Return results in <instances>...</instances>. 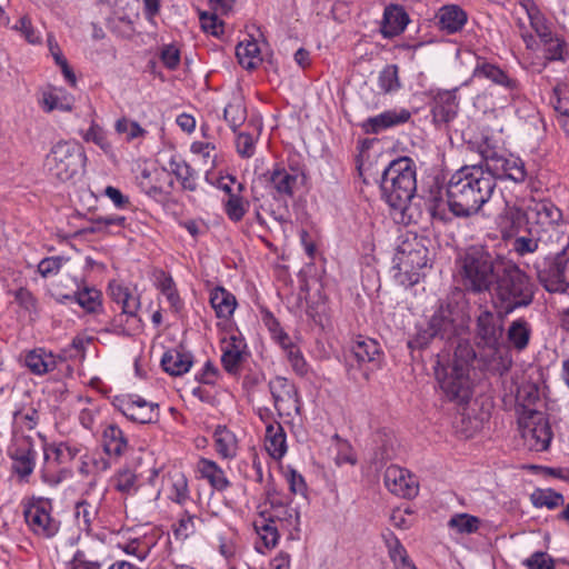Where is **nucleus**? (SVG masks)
Listing matches in <instances>:
<instances>
[{"label":"nucleus","mask_w":569,"mask_h":569,"mask_svg":"<svg viewBox=\"0 0 569 569\" xmlns=\"http://www.w3.org/2000/svg\"><path fill=\"white\" fill-rule=\"evenodd\" d=\"M482 166L485 170L492 174L496 182L497 179H509L516 183H521L527 178L525 162L518 157L492 154L486 157Z\"/></svg>","instance_id":"nucleus-13"},{"label":"nucleus","mask_w":569,"mask_h":569,"mask_svg":"<svg viewBox=\"0 0 569 569\" xmlns=\"http://www.w3.org/2000/svg\"><path fill=\"white\" fill-rule=\"evenodd\" d=\"M537 278L549 292L565 293L569 289V251H557L546 256L536 264Z\"/></svg>","instance_id":"nucleus-10"},{"label":"nucleus","mask_w":569,"mask_h":569,"mask_svg":"<svg viewBox=\"0 0 569 569\" xmlns=\"http://www.w3.org/2000/svg\"><path fill=\"white\" fill-rule=\"evenodd\" d=\"M243 190L244 186L238 182V193L230 194L223 202L224 212L233 222L240 221L249 208V202L241 196Z\"/></svg>","instance_id":"nucleus-41"},{"label":"nucleus","mask_w":569,"mask_h":569,"mask_svg":"<svg viewBox=\"0 0 569 569\" xmlns=\"http://www.w3.org/2000/svg\"><path fill=\"white\" fill-rule=\"evenodd\" d=\"M118 409L131 421L150 423L157 419L156 409L158 405L149 402L139 396H129L120 399Z\"/></svg>","instance_id":"nucleus-17"},{"label":"nucleus","mask_w":569,"mask_h":569,"mask_svg":"<svg viewBox=\"0 0 569 569\" xmlns=\"http://www.w3.org/2000/svg\"><path fill=\"white\" fill-rule=\"evenodd\" d=\"M199 470L203 478L208 479L210 485L221 491L229 486V481L223 470L218 465L208 459H201L199 462Z\"/></svg>","instance_id":"nucleus-43"},{"label":"nucleus","mask_w":569,"mask_h":569,"mask_svg":"<svg viewBox=\"0 0 569 569\" xmlns=\"http://www.w3.org/2000/svg\"><path fill=\"white\" fill-rule=\"evenodd\" d=\"M507 257L486 246L472 244L460 251L455 267L459 283L471 295L487 293Z\"/></svg>","instance_id":"nucleus-5"},{"label":"nucleus","mask_w":569,"mask_h":569,"mask_svg":"<svg viewBox=\"0 0 569 569\" xmlns=\"http://www.w3.org/2000/svg\"><path fill=\"white\" fill-rule=\"evenodd\" d=\"M136 482H137V477L129 469L120 470L113 479L114 488L118 491L123 492V493H129V492L136 490V488H137Z\"/></svg>","instance_id":"nucleus-56"},{"label":"nucleus","mask_w":569,"mask_h":569,"mask_svg":"<svg viewBox=\"0 0 569 569\" xmlns=\"http://www.w3.org/2000/svg\"><path fill=\"white\" fill-rule=\"evenodd\" d=\"M76 519L78 525L84 529L89 530L93 518L97 515V508L87 502L86 500L79 501L76 505Z\"/></svg>","instance_id":"nucleus-51"},{"label":"nucleus","mask_w":569,"mask_h":569,"mask_svg":"<svg viewBox=\"0 0 569 569\" xmlns=\"http://www.w3.org/2000/svg\"><path fill=\"white\" fill-rule=\"evenodd\" d=\"M439 341L453 346L467 330L466 316L462 309L452 301L441 303L429 321Z\"/></svg>","instance_id":"nucleus-9"},{"label":"nucleus","mask_w":569,"mask_h":569,"mask_svg":"<svg viewBox=\"0 0 569 569\" xmlns=\"http://www.w3.org/2000/svg\"><path fill=\"white\" fill-rule=\"evenodd\" d=\"M114 129L120 134L126 133L127 141H132L136 138L144 137V134L147 133V131L143 128H141L139 123L130 121L124 117L117 120Z\"/></svg>","instance_id":"nucleus-52"},{"label":"nucleus","mask_w":569,"mask_h":569,"mask_svg":"<svg viewBox=\"0 0 569 569\" xmlns=\"http://www.w3.org/2000/svg\"><path fill=\"white\" fill-rule=\"evenodd\" d=\"M457 88L452 90H439L433 96L431 113L436 124H447L457 116Z\"/></svg>","instance_id":"nucleus-20"},{"label":"nucleus","mask_w":569,"mask_h":569,"mask_svg":"<svg viewBox=\"0 0 569 569\" xmlns=\"http://www.w3.org/2000/svg\"><path fill=\"white\" fill-rule=\"evenodd\" d=\"M555 111L561 116H569V89L565 86H556L550 98Z\"/></svg>","instance_id":"nucleus-50"},{"label":"nucleus","mask_w":569,"mask_h":569,"mask_svg":"<svg viewBox=\"0 0 569 569\" xmlns=\"http://www.w3.org/2000/svg\"><path fill=\"white\" fill-rule=\"evenodd\" d=\"M102 445L106 453L120 457L128 448L123 431L117 425H108L102 432Z\"/></svg>","instance_id":"nucleus-33"},{"label":"nucleus","mask_w":569,"mask_h":569,"mask_svg":"<svg viewBox=\"0 0 569 569\" xmlns=\"http://www.w3.org/2000/svg\"><path fill=\"white\" fill-rule=\"evenodd\" d=\"M193 357L182 346L170 349L162 356L161 366L171 376H181L192 366Z\"/></svg>","instance_id":"nucleus-26"},{"label":"nucleus","mask_w":569,"mask_h":569,"mask_svg":"<svg viewBox=\"0 0 569 569\" xmlns=\"http://www.w3.org/2000/svg\"><path fill=\"white\" fill-rule=\"evenodd\" d=\"M497 183L482 164L465 166L447 183L450 211L459 218H469L481 211L492 198Z\"/></svg>","instance_id":"nucleus-2"},{"label":"nucleus","mask_w":569,"mask_h":569,"mask_svg":"<svg viewBox=\"0 0 569 569\" xmlns=\"http://www.w3.org/2000/svg\"><path fill=\"white\" fill-rule=\"evenodd\" d=\"M448 526L458 533L470 535L479 529L480 519L469 513H457L450 518Z\"/></svg>","instance_id":"nucleus-47"},{"label":"nucleus","mask_w":569,"mask_h":569,"mask_svg":"<svg viewBox=\"0 0 569 569\" xmlns=\"http://www.w3.org/2000/svg\"><path fill=\"white\" fill-rule=\"evenodd\" d=\"M24 362L31 372L39 376L52 371L57 366L52 353H47L43 349L28 352Z\"/></svg>","instance_id":"nucleus-38"},{"label":"nucleus","mask_w":569,"mask_h":569,"mask_svg":"<svg viewBox=\"0 0 569 569\" xmlns=\"http://www.w3.org/2000/svg\"><path fill=\"white\" fill-rule=\"evenodd\" d=\"M83 148L72 141H59L46 157L44 166L60 181L72 179L84 167Z\"/></svg>","instance_id":"nucleus-8"},{"label":"nucleus","mask_w":569,"mask_h":569,"mask_svg":"<svg viewBox=\"0 0 569 569\" xmlns=\"http://www.w3.org/2000/svg\"><path fill=\"white\" fill-rule=\"evenodd\" d=\"M472 77L488 79L493 83L502 86L503 88L510 91H513L518 88V82L516 79L510 78L498 66L489 63L483 59H478L472 72Z\"/></svg>","instance_id":"nucleus-27"},{"label":"nucleus","mask_w":569,"mask_h":569,"mask_svg":"<svg viewBox=\"0 0 569 569\" xmlns=\"http://www.w3.org/2000/svg\"><path fill=\"white\" fill-rule=\"evenodd\" d=\"M242 342L237 337L231 336L228 341H226L224 347L222 348L221 363L223 369L231 375L238 373L240 369V365L243 360L242 356Z\"/></svg>","instance_id":"nucleus-34"},{"label":"nucleus","mask_w":569,"mask_h":569,"mask_svg":"<svg viewBox=\"0 0 569 569\" xmlns=\"http://www.w3.org/2000/svg\"><path fill=\"white\" fill-rule=\"evenodd\" d=\"M52 455L54 456L53 459L58 463H63L66 459H72L76 456V451H73L69 446L60 443L59 446L44 449L46 460H50Z\"/></svg>","instance_id":"nucleus-61"},{"label":"nucleus","mask_w":569,"mask_h":569,"mask_svg":"<svg viewBox=\"0 0 569 569\" xmlns=\"http://www.w3.org/2000/svg\"><path fill=\"white\" fill-rule=\"evenodd\" d=\"M236 147L242 158H250L254 153V141L249 133H239L236 140Z\"/></svg>","instance_id":"nucleus-63"},{"label":"nucleus","mask_w":569,"mask_h":569,"mask_svg":"<svg viewBox=\"0 0 569 569\" xmlns=\"http://www.w3.org/2000/svg\"><path fill=\"white\" fill-rule=\"evenodd\" d=\"M223 118L232 130H236L246 120L244 110L240 103H228L223 110Z\"/></svg>","instance_id":"nucleus-57"},{"label":"nucleus","mask_w":569,"mask_h":569,"mask_svg":"<svg viewBox=\"0 0 569 569\" xmlns=\"http://www.w3.org/2000/svg\"><path fill=\"white\" fill-rule=\"evenodd\" d=\"M378 84L382 92L390 93L400 89L399 68L397 64H388L378 77Z\"/></svg>","instance_id":"nucleus-46"},{"label":"nucleus","mask_w":569,"mask_h":569,"mask_svg":"<svg viewBox=\"0 0 569 569\" xmlns=\"http://www.w3.org/2000/svg\"><path fill=\"white\" fill-rule=\"evenodd\" d=\"M508 315H500L487 307H481L476 317L473 340L480 350V361L486 371L503 376L512 367V355L503 340V319Z\"/></svg>","instance_id":"nucleus-3"},{"label":"nucleus","mask_w":569,"mask_h":569,"mask_svg":"<svg viewBox=\"0 0 569 569\" xmlns=\"http://www.w3.org/2000/svg\"><path fill=\"white\" fill-rule=\"evenodd\" d=\"M266 448L274 459H281L287 452L286 433L279 422H269L266 427Z\"/></svg>","instance_id":"nucleus-31"},{"label":"nucleus","mask_w":569,"mask_h":569,"mask_svg":"<svg viewBox=\"0 0 569 569\" xmlns=\"http://www.w3.org/2000/svg\"><path fill=\"white\" fill-rule=\"evenodd\" d=\"M26 522L38 536L51 538L59 531V521L51 517L41 503L29 506L24 510Z\"/></svg>","instance_id":"nucleus-18"},{"label":"nucleus","mask_w":569,"mask_h":569,"mask_svg":"<svg viewBox=\"0 0 569 569\" xmlns=\"http://www.w3.org/2000/svg\"><path fill=\"white\" fill-rule=\"evenodd\" d=\"M388 552L389 557L392 560L395 567L399 563L406 562L409 560L407 551L405 547L401 545L399 539L395 537L392 533L390 538L387 539Z\"/></svg>","instance_id":"nucleus-58"},{"label":"nucleus","mask_w":569,"mask_h":569,"mask_svg":"<svg viewBox=\"0 0 569 569\" xmlns=\"http://www.w3.org/2000/svg\"><path fill=\"white\" fill-rule=\"evenodd\" d=\"M83 139L88 142H93L99 146L104 153L112 152V146L109 142L106 132L98 124H92L83 134Z\"/></svg>","instance_id":"nucleus-53"},{"label":"nucleus","mask_w":569,"mask_h":569,"mask_svg":"<svg viewBox=\"0 0 569 569\" xmlns=\"http://www.w3.org/2000/svg\"><path fill=\"white\" fill-rule=\"evenodd\" d=\"M217 452L222 458H232L237 452V440L234 435L226 427L218 426L213 433Z\"/></svg>","instance_id":"nucleus-42"},{"label":"nucleus","mask_w":569,"mask_h":569,"mask_svg":"<svg viewBox=\"0 0 569 569\" xmlns=\"http://www.w3.org/2000/svg\"><path fill=\"white\" fill-rule=\"evenodd\" d=\"M269 502L270 507L259 512L253 527L263 546L271 549L278 543L279 528L287 529L290 533L300 531V513L278 497L270 498Z\"/></svg>","instance_id":"nucleus-6"},{"label":"nucleus","mask_w":569,"mask_h":569,"mask_svg":"<svg viewBox=\"0 0 569 569\" xmlns=\"http://www.w3.org/2000/svg\"><path fill=\"white\" fill-rule=\"evenodd\" d=\"M530 217H527L526 211L517 206L506 204L503 211L498 216V224L502 233V238L507 239L513 237L520 226L527 221L529 222Z\"/></svg>","instance_id":"nucleus-29"},{"label":"nucleus","mask_w":569,"mask_h":569,"mask_svg":"<svg viewBox=\"0 0 569 569\" xmlns=\"http://www.w3.org/2000/svg\"><path fill=\"white\" fill-rule=\"evenodd\" d=\"M567 227H548L545 229L537 228L536 234L541 238V251L548 252L547 256H551L552 250L557 251H569V232Z\"/></svg>","instance_id":"nucleus-23"},{"label":"nucleus","mask_w":569,"mask_h":569,"mask_svg":"<svg viewBox=\"0 0 569 569\" xmlns=\"http://www.w3.org/2000/svg\"><path fill=\"white\" fill-rule=\"evenodd\" d=\"M387 489L402 498H413L418 493V486L408 470L398 466H389L383 476Z\"/></svg>","instance_id":"nucleus-19"},{"label":"nucleus","mask_w":569,"mask_h":569,"mask_svg":"<svg viewBox=\"0 0 569 569\" xmlns=\"http://www.w3.org/2000/svg\"><path fill=\"white\" fill-rule=\"evenodd\" d=\"M13 460V470L21 477H28L34 468L36 451L29 439L20 442L10 453Z\"/></svg>","instance_id":"nucleus-30"},{"label":"nucleus","mask_w":569,"mask_h":569,"mask_svg":"<svg viewBox=\"0 0 569 569\" xmlns=\"http://www.w3.org/2000/svg\"><path fill=\"white\" fill-rule=\"evenodd\" d=\"M274 199L292 198L298 184L299 174L292 168L276 163L263 174Z\"/></svg>","instance_id":"nucleus-15"},{"label":"nucleus","mask_w":569,"mask_h":569,"mask_svg":"<svg viewBox=\"0 0 569 569\" xmlns=\"http://www.w3.org/2000/svg\"><path fill=\"white\" fill-rule=\"evenodd\" d=\"M268 387L279 416H290L291 411L300 412L299 395L295 383L277 376L269 381Z\"/></svg>","instance_id":"nucleus-12"},{"label":"nucleus","mask_w":569,"mask_h":569,"mask_svg":"<svg viewBox=\"0 0 569 569\" xmlns=\"http://www.w3.org/2000/svg\"><path fill=\"white\" fill-rule=\"evenodd\" d=\"M441 358L442 356L438 353L435 365V373L440 388L450 401L459 405L467 403L471 398L469 373L463 369L446 366Z\"/></svg>","instance_id":"nucleus-11"},{"label":"nucleus","mask_w":569,"mask_h":569,"mask_svg":"<svg viewBox=\"0 0 569 569\" xmlns=\"http://www.w3.org/2000/svg\"><path fill=\"white\" fill-rule=\"evenodd\" d=\"M66 260L63 257L44 258L39 262L38 271L42 277L57 274Z\"/></svg>","instance_id":"nucleus-60"},{"label":"nucleus","mask_w":569,"mask_h":569,"mask_svg":"<svg viewBox=\"0 0 569 569\" xmlns=\"http://www.w3.org/2000/svg\"><path fill=\"white\" fill-rule=\"evenodd\" d=\"M73 297L74 302L89 313H97L102 308V293L94 287L78 286Z\"/></svg>","instance_id":"nucleus-36"},{"label":"nucleus","mask_w":569,"mask_h":569,"mask_svg":"<svg viewBox=\"0 0 569 569\" xmlns=\"http://www.w3.org/2000/svg\"><path fill=\"white\" fill-rule=\"evenodd\" d=\"M505 332L507 337L506 346L509 351L511 352V349H513L517 352H522L530 343L532 327L526 318L519 317L509 323Z\"/></svg>","instance_id":"nucleus-22"},{"label":"nucleus","mask_w":569,"mask_h":569,"mask_svg":"<svg viewBox=\"0 0 569 569\" xmlns=\"http://www.w3.org/2000/svg\"><path fill=\"white\" fill-rule=\"evenodd\" d=\"M14 28L21 31V33L29 43L36 44L40 42L39 33L34 30V28L31 24V21L27 17L20 18Z\"/></svg>","instance_id":"nucleus-64"},{"label":"nucleus","mask_w":569,"mask_h":569,"mask_svg":"<svg viewBox=\"0 0 569 569\" xmlns=\"http://www.w3.org/2000/svg\"><path fill=\"white\" fill-rule=\"evenodd\" d=\"M457 346L453 352V361L449 367L463 369L469 373V367L472 362L477 361L479 368L486 370L480 361V351L477 353L469 340H456Z\"/></svg>","instance_id":"nucleus-32"},{"label":"nucleus","mask_w":569,"mask_h":569,"mask_svg":"<svg viewBox=\"0 0 569 569\" xmlns=\"http://www.w3.org/2000/svg\"><path fill=\"white\" fill-rule=\"evenodd\" d=\"M521 8L525 10L531 28L540 40L552 33L550 27L547 24L546 18L532 0L521 2Z\"/></svg>","instance_id":"nucleus-39"},{"label":"nucleus","mask_w":569,"mask_h":569,"mask_svg":"<svg viewBox=\"0 0 569 569\" xmlns=\"http://www.w3.org/2000/svg\"><path fill=\"white\" fill-rule=\"evenodd\" d=\"M523 438L531 450L545 451L549 448L552 432L542 413L532 412L530 421L523 428Z\"/></svg>","instance_id":"nucleus-16"},{"label":"nucleus","mask_w":569,"mask_h":569,"mask_svg":"<svg viewBox=\"0 0 569 569\" xmlns=\"http://www.w3.org/2000/svg\"><path fill=\"white\" fill-rule=\"evenodd\" d=\"M283 350L292 370L299 376H305L308 371L307 362L299 347H297L295 343H291L290 347H287Z\"/></svg>","instance_id":"nucleus-54"},{"label":"nucleus","mask_w":569,"mask_h":569,"mask_svg":"<svg viewBox=\"0 0 569 569\" xmlns=\"http://www.w3.org/2000/svg\"><path fill=\"white\" fill-rule=\"evenodd\" d=\"M348 370L356 365L361 368L366 363H371L370 369H363V377L369 378V371L376 369L380 365V348L376 340L359 337L350 347L349 353L346 356Z\"/></svg>","instance_id":"nucleus-14"},{"label":"nucleus","mask_w":569,"mask_h":569,"mask_svg":"<svg viewBox=\"0 0 569 569\" xmlns=\"http://www.w3.org/2000/svg\"><path fill=\"white\" fill-rule=\"evenodd\" d=\"M543 44V56L548 61H565L569 58V44L561 38L550 33L540 40Z\"/></svg>","instance_id":"nucleus-40"},{"label":"nucleus","mask_w":569,"mask_h":569,"mask_svg":"<svg viewBox=\"0 0 569 569\" xmlns=\"http://www.w3.org/2000/svg\"><path fill=\"white\" fill-rule=\"evenodd\" d=\"M439 340V336L437 332H433L430 323L425 329H421L417 332V335L408 341V348L411 350L415 349H425L430 346L431 342Z\"/></svg>","instance_id":"nucleus-55"},{"label":"nucleus","mask_w":569,"mask_h":569,"mask_svg":"<svg viewBox=\"0 0 569 569\" xmlns=\"http://www.w3.org/2000/svg\"><path fill=\"white\" fill-rule=\"evenodd\" d=\"M200 521V519L190 515L188 511L180 518L177 528L174 529V533L177 537L188 538L196 531V522Z\"/></svg>","instance_id":"nucleus-59"},{"label":"nucleus","mask_w":569,"mask_h":569,"mask_svg":"<svg viewBox=\"0 0 569 569\" xmlns=\"http://www.w3.org/2000/svg\"><path fill=\"white\" fill-rule=\"evenodd\" d=\"M157 286L159 290L166 296L170 306L178 310L180 307V298L176 290L174 282L170 276L161 271L157 277Z\"/></svg>","instance_id":"nucleus-49"},{"label":"nucleus","mask_w":569,"mask_h":569,"mask_svg":"<svg viewBox=\"0 0 569 569\" xmlns=\"http://www.w3.org/2000/svg\"><path fill=\"white\" fill-rule=\"evenodd\" d=\"M210 303L218 318H230L236 309V297L226 289L218 287L210 295Z\"/></svg>","instance_id":"nucleus-35"},{"label":"nucleus","mask_w":569,"mask_h":569,"mask_svg":"<svg viewBox=\"0 0 569 569\" xmlns=\"http://www.w3.org/2000/svg\"><path fill=\"white\" fill-rule=\"evenodd\" d=\"M536 231L537 228L530 226L528 228V236H520L515 239L512 248L518 256L523 257L536 251H541V238L536 234Z\"/></svg>","instance_id":"nucleus-45"},{"label":"nucleus","mask_w":569,"mask_h":569,"mask_svg":"<svg viewBox=\"0 0 569 569\" xmlns=\"http://www.w3.org/2000/svg\"><path fill=\"white\" fill-rule=\"evenodd\" d=\"M380 190L391 208L400 210L416 223H428L433 219L446 221L433 198L413 200L417 190L416 164L409 157H400L389 163L382 172Z\"/></svg>","instance_id":"nucleus-1"},{"label":"nucleus","mask_w":569,"mask_h":569,"mask_svg":"<svg viewBox=\"0 0 569 569\" xmlns=\"http://www.w3.org/2000/svg\"><path fill=\"white\" fill-rule=\"evenodd\" d=\"M411 118L410 111L407 109L387 110L378 116L370 117L362 123L366 133L378 134L381 131L406 123Z\"/></svg>","instance_id":"nucleus-21"},{"label":"nucleus","mask_w":569,"mask_h":569,"mask_svg":"<svg viewBox=\"0 0 569 569\" xmlns=\"http://www.w3.org/2000/svg\"><path fill=\"white\" fill-rule=\"evenodd\" d=\"M529 569H553V560L546 552L537 551L523 561Z\"/></svg>","instance_id":"nucleus-62"},{"label":"nucleus","mask_w":569,"mask_h":569,"mask_svg":"<svg viewBox=\"0 0 569 569\" xmlns=\"http://www.w3.org/2000/svg\"><path fill=\"white\" fill-rule=\"evenodd\" d=\"M436 18L439 28L448 34L462 30L467 23V12L458 4H446L439 8Z\"/></svg>","instance_id":"nucleus-24"},{"label":"nucleus","mask_w":569,"mask_h":569,"mask_svg":"<svg viewBox=\"0 0 569 569\" xmlns=\"http://www.w3.org/2000/svg\"><path fill=\"white\" fill-rule=\"evenodd\" d=\"M260 49L256 41H248L247 43H239L236 48V56L239 63L247 70L257 68L260 62Z\"/></svg>","instance_id":"nucleus-44"},{"label":"nucleus","mask_w":569,"mask_h":569,"mask_svg":"<svg viewBox=\"0 0 569 569\" xmlns=\"http://www.w3.org/2000/svg\"><path fill=\"white\" fill-rule=\"evenodd\" d=\"M409 22V17L405 9L397 4H391L385 9L381 33L385 38H393L400 34Z\"/></svg>","instance_id":"nucleus-28"},{"label":"nucleus","mask_w":569,"mask_h":569,"mask_svg":"<svg viewBox=\"0 0 569 569\" xmlns=\"http://www.w3.org/2000/svg\"><path fill=\"white\" fill-rule=\"evenodd\" d=\"M431 240L417 233H407L398 246L395 257L396 267L403 277L401 283L416 284L420 270L428 267L430 261L429 244Z\"/></svg>","instance_id":"nucleus-7"},{"label":"nucleus","mask_w":569,"mask_h":569,"mask_svg":"<svg viewBox=\"0 0 569 569\" xmlns=\"http://www.w3.org/2000/svg\"><path fill=\"white\" fill-rule=\"evenodd\" d=\"M537 286L532 278L512 259L507 258L487 293L492 308L500 315H511L528 308L535 300Z\"/></svg>","instance_id":"nucleus-4"},{"label":"nucleus","mask_w":569,"mask_h":569,"mask_svg":"<svg viewBox=\"0 0 569 569\" xmlns=\"http://www.w3.org/2000/svg\"><path fill=\"white\" fill-rule=\"evenodd\" d=\"M169 167L170 171L180 181L183 190L191 192L197 190V172L189 163L180 159L171 158L169 161Z\"/></svg>","instance_id":"nucleus-37"},{"label":"nucleus","mask_w":569,"mask_h":569,"mask_svg":"<svg viewBox=\"0 0 569 569\" xmlns=\"http://www.w3.org/2000/svg\"><path fill=\"white\" fill-rule=\"evenodd\" d=\"M531 501L535 507H547L548 509H553L563 505V496L551 489H536L531 493Z\"/></svg>","instance_id":"nucleus-48"},{"label":"nucleus","mask_w":569,"mask_h":569,"mask_svg":"<svg viewBox=\"0 0 569 569\" xmlns=\"http://www.w3.org/2000/svg\"><path fill=\"white\" fill-rule=\"evenodd\" d=\"M530 214H535V224L531 227L545 229L548 227H565L562 222V211L550 201H540L529 209Z\"/></svg>","instance_id":"nucleus-25"}]
</instances>
